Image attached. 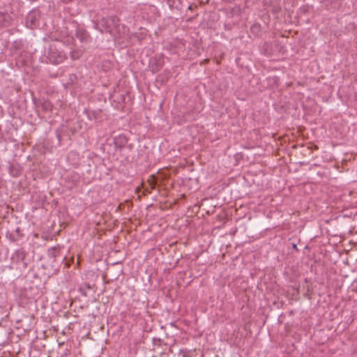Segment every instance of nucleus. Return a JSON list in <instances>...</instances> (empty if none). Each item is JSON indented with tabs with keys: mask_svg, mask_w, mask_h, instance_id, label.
Instances as JSON below:
<instances>
[{
	"mask_svg": "<svg viewBox=\"0 0 357 357\" xmlns=\"http://www.w3.org/2000/svg\"><path fill=\"white\" fill-rule=\"evenodd\" d=\"M59 250H57L55 248H52L48 250V255L52 258H56L59 254Z\"/></svg>",
	"mask_w": 357,
	"mask_h": 357,
	"instance_id": "obj_8",
	"label": "nucleus"
},
{
	"mask_svg": "<svg viewBox=\"0 0 357 357\" xmlns=\"http://www.w3.org/2000/svg\"><path fill=\"white\" fill-rule=\"evenodd\" d=\"M22 236V234H21V230L19 227H17L15 231L8 232L6 234V237L12 242L18 241Z\"/></svg>",
	"mask_w": 357,
	"mask_h": 357,
	"instance_id": "obj_7",
	"label": "nucleus"
},
{
	"mask_svg": "<svg viewBox=\"0 0 357 357\" xmlns=\"http://www.w3.org/2000/svg\"><path fill=\"white\" fill-rule=\"evenodd\" d=\"M72 58H73V59H75V56H74L73 54H72Z\"/></svg>",
	"mask_w": 357,
	"mask_h": 357,
	"instance_id": "obj_12",
	"label": "nucleus"
},
{
	"mask_svg": "<svg viewBox=\"0 0 357 357\" xmlns=\"http://www.w3.org/2000/svg\"><path fill=\"white\" fill-rule=\"evenodd\" d=\"M43 107L45 110H51L52 106L49 102H44Z\"/></svg>",
	"mask_w": 357,
	"mask_h": 357,
	"instance_id": "obj_9",
	"label": "nucleus"
},
{
	"mask_svg": "<svg viewBox=\"0 0 357 357\" xmlns=\"http://www.w3.org/2000/svg\"><path fill=\"white\" fill-rule=\"evenodd\" d=\"M100 26L104 28V30L99 29L101 33L104 31L109 32L111 34H114L115 30L119 26V20L116 16L112 15L102 17L100 22Z\"/></svg>",
	"mask_w": 357,
	"mask_h": 357,
	"instance_id": "obj_1",
	"label": "nucleus"
},
{
	"mask_svg": "<svg viewBox=\"0 0 357 357\" xmlns=\"http://www.w3.org/2000/svg\"><path fill=\"white\" fill-rule=\"evenodd\" d=\"M64 2H70L72 0H63Z\"/></svg>",
	"mask_w": 357,
	"mask_h": 357,
	"instance_id": "obj_11",
	"label": "nucleus"
},
{
	"mask_svg": "<svg viewBox=\"0 0 357 357\" xmlns=\"http://www.w3.org/2000/svg\"><path fill=\"white\" fill-rule=\"evenodd\" d=\"M178 355H182L183 357H186L187 356V354H186V351H183V349H180L179 350V353H178Z\"/></svg>",
	"mask_w": 357,
	"mask_h": 357,
	"instance_id": "obj_10",
	"label": "nucleus"
},
{
	"mask_svg": "<svg viewBox=\"0 0 357 357\" xmlns=\"http://www.w3.org/2000/svg\"><path fill=\"white\" fill-rule=\"evenodd\" d=\"M170 351L173 353V349H170Z\"/></svg>",
	"mask_w": 357,
	"mask_h": 357,
	"instance_id": "obj_13",
	"label": "nucleus"
},
{
	"mask_svg": "<svg viewBox=\"0 0 357 357\" xmlns=\"http://www.w3.org/2000/svg\"><path fill=\"white\" fill-rule=\"evenodd\" d=\"M76 36L82 43H87L90 39V36L87 31L82 28L76 29Z\"/></svg>",
	"mask_w": 357,
	"mask_h": 357,
	"instance_id": "obj_6",
	"label": "nucleus"
},
{
	"mask_svg": "<svg viewBox=\"0 0 357 357\" xmlns=\"http://www.w3.org/2000/svg\"><path fill=\"white\" fill-rule=\"evenodd\" d=\"M128 142L127 137L123 135H119L114 137V144L116 149H123Z\"/></svg>",
	"mask_w": 357,
	"mask_h": 357,
	"instance_id": "obj_5",
	"label": "nucleus"
},
{
	"mask_svg": "<svg viewBox=\"0 0 357 357\" xmlns=\"http://www.w3.org/2000/svg\"><path fill=\"white\" fill-rule=\"evenodd\" d=\"M47 59L52 64H59L66 59V55L56 47L51 45L47 54Z\"/></svg>",
	"mask_w": 357,
	"mask_h": 357,
	"instance_id": "obj_2",
	"label": "nucleus"
},
{
	"mask_svg": "<svg viewBox=\"0 0 357 357\" xmlns=\"http://www.w3.org/2000/svg\"><path fill=\"white\" fill-rule=\"evenodd\" d=\"M40 13L37 10L30 11L26 17V26L29 29H35L39 26Z\"/></svg>",
	"mask_w": 357,
	"mask_h": 357,
	"instance_id": "obj_3",
	"label": "nucleus"
},
{
	"mask_svg": "<svg viewBox=\"0 0 357 357\" xmlns=\"http://www.w3.org/2000/svg\"><path fill=\"white\" fill-rule=\"evenodd\" d=\"M26 254L23 250H17L13 255L12 259L17 263H22L24 268L27 266V261L26 260Z\"/></svg>",
	"mask_w": 357,
	"mask_h": 357,
	"instance_id": "obj_4",
	"label": "nucleus"
}]
</instances>
